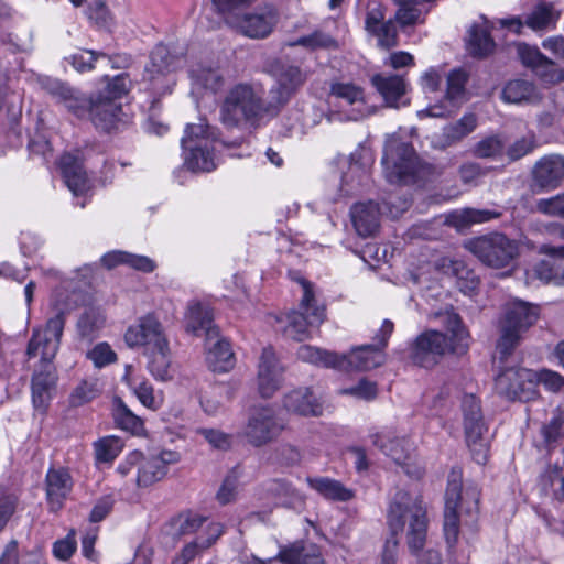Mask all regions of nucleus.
Wrapping results in <instances>:
<instances>
[{
  "instance_id": "obj_1",
  "label": "nucleus",
  "mask_w": 564,
  "mask_h": 564,
  "mask_svg": "<svg viewBox=\"0 0 564 564\" xmlns=\"http://www.w3.org/2000/svg\"><path fill=\"white\" fill-rule=\"evenodd\" d=\"M267 109L268 102L264 104L251 85L239 83L231 87L220 105V121L227 129L237 128L241 133L227 140L205 118H200L197 124L187 123L181 139L185 167L194 173L216 170L215 144L227 149L241 147L245 131L257 127L262 115H268Z\"/></svg>"
},
{
  "instance_id": "obj_2",
  "label": "nucleus",
  "mask_w": 564,
  "mask_h": 564,
  "mask_svg": "<svg viewBox=\"0 0 564 564\" xmlns=\"http://www.w3.org/2000/svg\"><path fill=\"white\" fill-rule=\"evenodd\" d=\"M106 85L90 94L72 87L65 82L46 77L43 88L78 119H88L106 134L123 132L131 124V117L122 109V98L128 95L131 82L127 73L105 76Z\"/></svg>"
},
{
  "instance_id": "obj_3",
  "label": "nucleus",
  "mask_w": 564,
  "mask_h": 564,
  "mask_svg": "<svg viewBox=\"0 0 564 564\" xmlns=\"http://www.w3.org/2000/svg\"><path fill=\"white\" fill-rule=\"evenodd\" d=\"M72 312V305L61 300H55L50 307V315L44 327H35L28 343L26 355L34 358L41 355V367L31 378V400L36 413L45 416L57 384V373L53 365L59 346L66 321Z\"/></svg>"
},
{
  "instance_id": "obj_4",
  "label": "nucleus",
  "mask_w": 564,
  "mask_h": 564,
  "mask_svg": "<svg viewBox=\"0 0 564 564\" xmlns=\"http://www.w3.org/2000/svg\"><path fill=\"white\" fill-rule=\"evenodd\" d=\"M470 335L462 317L449 313L445 321V332L426 329L419 334L408 347V357L420 368L432 369L444 357H462L469 350Z\"/></svg>"
},
{
  "instance_id": "obj_5",
  "label": "nucleus",
  "mask_w": 564,
  "mask_h": 564,
  "mask_svg": "<svg viewBox=\"0 0 564 564\" xmlns=\"http://www.w3.org/2000/svg\"><path fill=\"white\" fill-rule=\"evenodd\" d=\"M443 529H459L460 525L471 528L479 516L480 489L478 485H463L460 467H453L447 477L445 490Z\"/></svg>"
},
{
  "instance_id": "obj_6",
  "label": "nucleus",
  "mask_w": 564,
  "mask_h": 564,
  "mask_svg": "<svg viewBox=\"0 0 564 564\" xmlns=\"http://www.w3.org/2000/svg\"><path fill=\"white\" fill-rule=\"evenodd\" d=\"M539 316V306L522 300H516L506 307L497 340V351L501 361L513 352L522 335L536 323Z\"/></svg>"
},
{
  "instance_id": "obj_7",
  "label": "nucleus",
  "mask_w": 564,
  "mask_h": 564,
  "mask_svg": "<svg viewBox=\"0 0 564 564\" xmlns=\"http://www.w3.org/2000/svg\"><path fill=\"white\" fill-rule=\"evenodd\" d=\"M381 164L386 180L392 185L414 184L417 181L420 160L410 142L398 139L386 142Z\"/></svg>"
},
{
  "instance_id": "obj_8",
  "label": "nucleus",
  "mask_w": 564,
  "mask_h": 564,
  "mask_svg": "<svg viewBox=\"0 0 564 564\" xmlns=\"http://www.w3.org/2000/svg\"><path fill=\"white\" fill-rule=\"evenodd\" d=\"M499 359V370L495 377V389L498 395L508 401L530 402L539 397L534 386V370L521 366H507Z\"/></svg>"
},
{
  "instance_id": "obj_9",
  "label": "nucleus",
  "mask_w": 564,
  "mask_h": 564,
  "mask_svg": "<svg viewBox=\"0 0 564 564\" xmlns=\"http://www.w3.org/2000/svg\"><path fill=\"white\" fill-rule=\"evenodd\" d=\"M462 412L465 440L473 459L478 465H485L488 459V446L484 442V434L488 427L484 420L480 399L473 393L464 394Z\"/></svg>"
},
{
  "instance_id": "obj_10",
  "label": "nucleus",
  "mask_w": 564,
  "mask_h": 564,
  "mask_svg": "<svg viewBox=\"0 0 564 564\" xmlns=\"http://www.w3.org/2000/svg\"><path fill=\"white\" fill-rule=\"evenodd\" d=\"M394 325L390 319H384L381 327L376 333L373 344H366L351 348L348 354H340L346 359L345 366L340 371H369L384 364V349L388 346L389 338L393 333Z\"/></svg>"
},
{
  "instance_id": "obj_11",
  "label": "nucleus",
  "mask_w": 564,
  "mask_h": 564,
  "mask_svg": "<svg viewBox=\"0 0 564 564\" xmlns=\"http://www.w3.org/2000/svg\"><path fill=\"white\" fill-rule=\"evenodd\" d=\"M468 250L484 264L491 268H505L518 256L514 240L500 232L475 237L467 243Z\"/></svg>"
},
{
  "instance_id": "obj_12",
  "label": "nucleus",
  "mask_w": 564,
  "mask_h": 564,
  "mask_svg": "<svg viewBox=\"0 0 564 564\" xmlns=\"http://www.w3.org/2000/svg\"><path fill=\"white\" fill-rule=\"evenodd\" d=\"M388 523L390 529H427L429 518L426 506L420 496L413 497L410 492L397 490L388 509Z\"/></svg>"
},
{
  "instance_id": "obj_13",
  "label": "nucleus",
  "mask_w": 564,
  "mask_h": 564,
  "mask_svg": "<svg viewBox=\"0 0 564 564\" xmlns=\"http://www.w3.org/2000/svg\"><path fill=\"white\" fill-rule=\"evenodd\" d=\"M180 56L169 46L159 43L150 54V62L144 68L143 79L149 82V89L158 96L171 94L175 80L170 74L180 66Z\"/></svg>"
},
{
  "instance_id": "obj_14",
  "label": "nucleus",
  "mask_w": 564,
  "mask_h": 564,
  "mask_svg": "<svg viewBox=\"0 0 564 564\" xmlns=\"http://www.w3.org/2000/svg\"><path fill=\"white\" fill-rule=\"evenodd\" d=\"M303 296L299 305V311L292 312L288 316V333L296 340H303L308 333L310 326H319L325 318V306L317 305L313 284L305 278H301Z\"/></svg>"
},
{
  "instance_id": "obj_15",
  "label": "nucleus",
  "mask_w": 564,
  "mask_h": 564,
  "mask_svg": "<svg viewBox=\"0 0 564 564\" xmlns=\"http://www.w3.org/2000/svg\"><path fill=\"white\" fill-rule=\"evenodd\" d=\"M275 83L269 89L267 113L275 116L305 84L306 74L300 66L279 64L274 70Z\"/></svg>"
},
{
  "instance_id": "obj_16",
  "label": "nucleus",
  "mask_w": 564,
  "mask_h": 564,
  "mask_svg": "<svg viewBox=\"0 0 564 564\" xmlns=\"http://www.w3.org/2000/svg\"><path fill=\"white\" fill-rule=\"evenodd\" d=\"M283 425L279 422L273 409L269 406L254 408L247 420L243 436L253 447H262L275 440Z\"/></svg>"
},
{
  "instance_id": "obj_17",
  "label": "nucleus",
  "mask_w": 564,
  "mask_h": 564,
  "mask_svg": "<svg viewBox=\"0 0 564 564\" xmlns=\"http://www.w3.org/2000/svg\"><path fill=\"white\" fill-rule=\"evenodd\" d=\"M278 22V9L273 4H263L239 15L232 25L247 37L267 39L273 32Z\"/></svg>"
},
{
  "instance_id": "obj_18",
  "label": "nucleus",
  "mask_w": 564,
  "mask_h": 564,
  "mask_svg": "<svg viewBox=\"0 0 564 564\" xmlns=\"http://www.w3.org/2000/svg\"><path fill=\"white\" fill-rule=\"evenodd\" d=\"M167 340L163 334L162 325L156 316L149 313L139 318L135 325L128 327L124 334L126 344L131 347H145L149 350Z\"/></svg>"
},
{
  "instance_id": "obj_19",
  "label": "nucleus",
  "mask_w": 564,
  "mask_h": 564,
  "mask_svg": "<svg viewBox=\"0 0 564 564\" xmlns=\"http://www.w3.org/2000/svg\"><path fill=\"white\" fill-rule=\"evenodd\" d=\"M533 187L536 192H550L564 183V156L549 154L541 158L532 170Z\"/></svg>"
},
{
  "instance_id": "obj_20",
  "label": "nucleus",
  "mask_w": 564,
  "mask_h": 564,
  "mask_svg": "<svg viewBox=\"0 0 564 564\" xmlns=\"http://www.w3.org/2000/svg\"><path fill=\"white\" fill-rule=\"evenodd\" d=\"M370 84L387 107L400 108L410 105V99L405 98L410 85L404 75L376 73L370 77Z\"/></svg>"
},
{
  "instance_id": "obj_21",
  "label": "nucleus",
  "mask_w": 564,
  "mask_h": 564,
  "mask_svg": "<svg viewBox=\"0 0 564 564\" xmlns=\"http://www.w3.org/2000/svg\"><path fill=\"white\" fill-rule=\"evenodd\" d=\"M260 496L271 500L274 506L299 510L304 505V497L291 481L285 478H271L260 485Z\"/></svg>"
},
{
  "instance_id": "obj_22",
  "label": "nucleus",
  "mask_w": 564,
  "mask_h": 564,
  "mask_svg": "<svg viewBox=\"0 0 564 564\" xmlns=\"http://www.w3.org/2000/svg\"><path fill=\"white\" fill-rule=\"evenodd\" d=\"M73 477L66 467H50L45 476L46 500L51 511L63 508L73 489Z\"/></svg>"
},
{
  "instance_id": "obj_23",
  "label": "nucleus",
  "mask_w": 564,
  "mask_h": 564,
  "mask_svg": "<svg viewBox=\"0 0 564 564\" xmlns=\"http://www.w3.org/2000/svg\"><path fill=\"white\" fill-rule=\"evenodd\" d=\"M282 368L272 347H264L259 362L258 389L262 398L269 399L279 389Z\"/></svg>"
},
{
  "instance_id": "obj_24",
  "label": "nucleus",
  "mask_w": 564,
  "mask_h": 564,
  "mask_svg": "<svg viewBox=\"0 0 564 564\" xmlns=\"http://www.w3.org/2000/svg\"><path fill=\"white\" fill-rule=\"evenodd\" d=\"M58 167L68 189L74 196H83L89 189V181L79 158L73 153H64Z\"/></svg>"
},
{
  "instance_id": "obj_25",
  "label": "nucleus",
  "mask_w": 564,
  "mask_h": 564,
  "mask_svg": "<svg viewBox=\"0 0 564 564\" xmlns=\"http://www.w3.org/2000/svg\"><path fill=\"white\" fill-rule=\"evenodd\" d=\"M351 224L361 238L375 236L380 227V214L378 205L368 203H356L350 208Z\"/></svg>"
},
{
  "instance_id": "obj_26",
  "label": "nucleus",
  "mask_w": 564,
  "mask_h": 564,
  "mask_svg": "<svg viewBox=\"0 0 564 564\" xmlns=\"http://www.w3.org/2000/svg\"><path fill=\"white\" fill-rule=\"evenodd\" d=\"M186 329L195 336L205 335L208 340L218 338L219 329L214 324L212 311L202 304L195 302L189 305L187 314Z\"/></svg>"
},
{
  "instance_id": "obj_27",
  "label": "nucleus",
  "mask_w": 564,
  "mask_h": 564,
  "mask_svg": "<svg viewBox=\"0 0 564 564\" xmlns=\"http://www.w3.org/2000/svg\"><path fill=\"white\" fill-rule=\"evenodd\" d=\"M283 406L288 412L302 416H317L323 411L322 404L311 388H299L286 393L283 398Z\"/></svg>"
},
{
  "instance_id": "obj_28",
  "label": "nucleus",
  "mask_w": 564,
  "mask_h": 564,
  "mask_svg": "<svg viewBox=\"0 0 564 564\" xmlns=\"http://www.w3.org/2000/svg\"><path fill=\"white\" fill-rule=\"evenodd\" d=\"M111 417L116 427L130 433L134 436H141L145 432L143 420L134 414L120 397H113Z\"/></svg>"
},
{
  "instance_id": "obj_29",
  "label": "nucleus",
  "mask_w": 564,
  "mask_h": 564,
  "mask_svg": "<svg viewBox=\"0 0 564 564\" xmlns=\"http://www.w3.org/2000/svg\"><path fill=\"white\" fill-rule=\"evenodd\" d=\"M308 487L327 500L346 502L354 498L351 489L344 486L339 480L329 477H306Z\"/></svg>"
},
{
  "instance_id": "obj_30",
  "label": "nucleus",
  "mask_w": 564,
  "mask_h": 564,
  "mask_svg": "<svg viewBox=\"0 0 564 564\" xmlns=\"http://www.w3.org/2000/svg\"><path fill=\"white\" fill-rule=\"evenodd\" d=\"M296 356L303 362L335 370H339L340 367L347 365L346 359L340 357V354L311 345H301Z\"/></svg>"
},
{
  "instance_id": "obj_31",
  "label": "nucleus",
  "mask_w": 564,
  "mask_h": 564,
  "mask_svg": "<svg viewBox=\"0 0 564 564\" xmlns=\"http://www.w3.org/2000/svg\"><path fill=\"white\" fill-rule=\"evenodd\" d=\"M372 442L398 465H403L410 456V445L405 437L393 436L390 433H377L373 435Z\"/></svg>"
},
{
  "instance_id": "obj_32",
  "label": "nucleus",
  "mask_w": 564,
  "mask_h": 564,
  "mask_svg": "<svg viewBox=\"0 0 564 564\" xmlns=\"http://www.w3.org/2000/svg\"><path fill=\"white\" fill-rule=\"evenodd\" d=\"M496 48V43L488 26L473 24L468 31L466 51L474 58H485Z\"/></svg>"
},
{
  "instance_id": "obj_33",
  "label": "nucleus",
  "mask_w": 564,
  "mask_h": 564,
  "mask_svg": "<svg viewBox=\"0 0 564 564\" xmlns=\"http://www.w3.org/2000/svg\"><path fill=\"white\" fill-rule=\"evenodd\" d=\"M477 127V117L473 112L465 113L456 122L447 124L442 130L440 148L446 149L470 134Z\"/></svg>"
},
{
  "instance_id": "obj_34",
  "label": "nucleus",
  "mask_w": 564,
  "mask_h": 564,
  "mask_svg": "<svg viewBox=\"0 0 564 564\" xmlns=\"http://www.w3.org/2000/svg\"><path fill=\"white\" fill-rule=\"evenodd\" d=\"M147 368L155 380L167 381L172 379V376L170 373L171 359L167 340L164 341V346L163 344H160L147 350Z\"/></svg>"
},
{
  "instance_id": "obj_35",
  "label": "nucleus",
  "mask_w": 564,
  "mask_h": 564,
  "mask_svg": "<svg viewBox=\"0 0 564 564\" xmlns=\"http://www.w3.org/2000/svg\"><path fill=\"white\" fill-rule=\"evenodd\" d=\"M208 367L214 372H227L235 366V357L228 340L220 338L208 349Z\"/></svg>"
},
{
  "instance_id": "obj_36",
  "label": "nucleus",
  "mask_w": 564,
  "mask_h": 564,
  "mask_svg": "<svg viewBox=\"0 0 564 564\" xmlns=\"http://www.w3.org/2000/svg\"><path fill=\"white\" fill-rule=\"evenodd\" d=\"M447 271L456 279V286L462 293L471 295L477 291L480 279L465 261L459 259L451 260Z\"/></svg>"
},
{
  "instance_id": "obj_37",
  "label": "nucleus",
  "mask_w": 564,
  "mask_h": 564,
  "mask_svg": "<svg viewBox=\"0 0 564 564\" xmlns=\"http://www.w3.org/2000/svg\"><path fill=\"white\" fill-rule=\"evenodd\" d=\"M538 98L535 85L527 79L509 80L502 89V99L509 104L533 102Z\"/></svg>"
},
{
  "instance_id": "obj_38",
  "label": "nucleus",
  "mask_w": 564,
  "mask_h": 564,
  "mask_svg": "<svg viewBox=\"0 0 564 564\" xmlns=\"http://www.w3.org/2000/svg\"><path fill=\"white\" fill-rule=\"evenodd\" d=\"M166 474V470L162 467L161 460L156 459L153 455L145 456L142 453V458L137 471L135 484L139 488H147L162 480Z\"/></svg>"
},
{
  "instance_id": "obj_39",
  "label": "nucleus",
  "mask_w": 564,
  "mask_h": 564,
  "mask_svg": "<svg viewBox=\"0 0 564 564\" xmlns=\"http://www.w3.org/2000/svg\"><path fill=\"white\" fill-rule=\"evenodd\" d=\"M329 95L350 106L366 104L364 88L352 82L333 80L329 85Z\"/></svg>"
},
{
  "instance_id": "obj_40",
  "label": "nucleus",
  "mask_w": 564,
  "mask_h": 564,
  "mask_svg": "<svg viewBox=\"0 0 564 564\" xmlns=\"http://www.w3.org/2000/svg\"><path fill=\"white\" fill-rule=\"evenodd\" d=\"M469 82V73L464 67L449 70L446 76L445 98L451 102L462 101L466 96V85Z\"/></svg>"
},
{
  "instance_id": "obj_41",
  "label": "nucleus",
  "mask_w": 564,
  "mask_h": 564,
  "mask_svg": "<svg viewBox=\"0 0 564 564\" xmlns=\"http://www.w3.org/2000/svg\"><path fill=\"white\" fill-rule=\"evenodd\" d=\"M220 534L216 531H200L193 541L188 542L182 550L180 557L175 560V564H186L192 561L198 553L210 547Z\"/></svg>"
},
{
  "instance_id": "obj_42",
  "label": "nucleus",
  "mask_w": 564,
  "mask_h": 564,
  "mask_svg": "<svg viewBox=\"0 0 564 564\" xmlns=\"http://www.w3.org/2000/svg\"><path fill=\"white\" fill-rule=\"evenodd\" d=\"M95 459L97 463H112L121 453L123 443L118 436L109 435L98 438L93 443Z\"/></svg>"
},
{
  "instance_id": "obj_43",
  "label": "nucleus",
  "mask_w": 564,
  "mask_h": 564,
  "mask_svg": "<svg viewBox=\"0 0 564 564\" xmlns=\"http://www.w3.org/2000/svg\"><path fill=\"white\" fill-rule=\"evenodd\" d=\"M104 324V317L94 308L86 310L77 319V334L82 339H91Z\"/></svg>"
},
{
  "instance_id": "obj_44",
  "label": "nucleus",
  "mask_w": 564,
  "mask_h": 564,
  "mask_svg": "<svg viewBox=\"0 0 564 564\" xmlns=\"http://www.w3.org/2000/svg\"><path fill=\"white\" fill-rule=\"evenodd\" d=\"M252 0H210L213 11L221 17L227 23L237 21L240 11L245 9Z\"/></svg>"
},
{
  "instance_id": "obj_45",
  "label": "nucleus",
  "mask_w": 564,
  "mask_h": 564,
  "mask_svg": "<svg viewBox=\"0 0 564 564\" xmlns=\"http://www.w3.org/2000/svg\"><path fill=\"white\" fill-rule=\"evenodd\" d=\"M208 521V517L193 510L182 511L169 519V529H202Z\"/></svg>"
},
{
  "instance_id": "obj_46",
  "label": "nucleus",
  "mask_w": 564,
  "mask_h": 564,
  "mask_svg": "<svg viewBox=\"0 0 564 564\" xmlns=\"http://www.w3.org/2000/svg\"><path fill=\"white\" fill-rule=\"evenodd\" d=\"M240 476L241 470L239 465H237L234 466L224 478L216 494V498L221 505H227L235 500Z\"/></svg>"
},
{
  "instance_id": "obj_47",
  "label": "nucleus",
  "mask_w": 564,
  "mask_h": 564,
  "mask_svg": "<svg viewBox=\"0 0 564 564\" xmlns=\"http://www.w3.org/2000/svg\"><path fill=\"white\" fill-rule=\"evenodd\" d=\"M87 19L99 29H108L111 24V15L105 0H94L85 9Z\"/></svg>"
},
{
  "instance_id": "obj_48",
  "label": "nucleus",
  "mask_w": 564,
  "mask_h": 564,
  "mask_svg": "<svg viewBox=\"0 0 564 564\" xmlns=\"http://www.w3.org/2000/svg\"><path fill=\"white\" fill-rule=\"evenodd\" d=\"M553 21V4L542 1L527 17V25L532 30H543Z\"/></svg>"
},
{
  "instance_id": "obj_49",
  "label": "nucleus",
  "mask_w": 564,
  "mask_h": 564,
  "mask_svg": "<svg viewBox=\"0 0 564 564\" xmlns=\"http://www.w3.org/2000/svg\"><path fill=\"white\" fill-rule=\"evenodd\" d=\"M534 386L538 389L539 384H542L549 392H560L564 388V377L557 371L543 368L539 371H534Z\"/></svg>"
},
{
  "instance_id": "obj_50",
  "label": "nucleus",
  "mask_w": 564,
  "mask_h": 564,
  "mask_svg": "<svg viewBox=\"0 0 564 564\" xmlns=\"http://www.w3.org/2000/svg\"><path fill=\"white\" fill-rule=\"evenodd\" d=\"M98 394L99 390L97 389L96 383L83 380L70 393L68 402L70 406L79 408L95 400Z\"/></svg>"
},
{
  "instance_id": "obj_51",
  "label": "nucleus",
  "mask_w": 564,
  "mask_h": 564,
  "mask_svg": "<svg viewBox=\"0 0 564 564\" xmlns=\"http://www.w3.org/2000/svg\"><path fill=\"white\" fill-rule=\"evenodd\" d=\"M370 34L378 37V45L381 48L390 50L398 45V30L393 19L384 21L370 32Z\"/></svg>"
},
{
  "instance_id": "obj_52",
  "label": "nucleus",
  "mask_w": 564,
  "mask_h": 564,
  "mask_svg": "<svg viewBox=\"0 0 564 564\" xmlns=\"http://www.w3.org/2000/svg\"><path fill=\"white\" fill-rule=\"evenodd\" d=\"M293 45L303 46L308 50L329 48L336 45V41L329 34L316 30L311 34L300 36Z\"/></svg>"
},
{
  "instance_id": "obj_53",
  "label": "nucleus",
  "mask_w": 564,
  "mask_h": 564,
  "mask_svg": "<svg viewBox=\"0 0 564 564\" xmlns=\"http://www.w3.org/2000/svg\"><path fill=\"white\" fill-rule=\"evenodd\" d=\"M271 459L273 464L279 466L292 467L300 464L302 455L297 447L290 444H281L275 447Z\"/></svg>"
},
{
  "instance_id": "obj_54",
  "label": "nucleus",
  "mask_w": 564,
  "mask_h": 564,
  "mask_svg": "<svg viewBox=\"0 0 564 564\" xmlns=\"http://www.w3.org/2000/svg\"><path fill=\"white\" fill-rule=\"evenodd\" d=\"M502 212L496 208H466L460 214L462 225L482 224L501 217Z\"/></svg>"
},
{
  "instance_id": "obj_55",
  "label": "nucleus",
  "mask_w": 564,
  "mask_h": 564,
  "mask_svg": "<svg viewBox=\"0 0 564 564\" xmlns=\"http://www.w3.org/2000/svg\"><path fill=\"white\" fill-rule=\"evenodd\" d=\"M503 142L498 135H490L478 141L474 147V155L481 159L496 158L503 152Z\"/></svg>"
},
{
  "instance_id": "obj_56",
  "label": "nucleus",
  "mask_w": 564,
  "mask_h": 564,
  "mask_svg": "<svg viewBox=\"0 0 564 564\" xmlns=\"http://www.w3.org/2000/svg\"><path fill=\"white\" fill-rule=\"evenodd\" d=\"M87 358L96 368H104L117 360V354L106 341L98 343L87 351Z\"/></svg>"
},
{
  "instance_id": "obj_57",
  "label": "nucleus",
  "mask_w": 564,
  "mask_h": 564,
  "mask_svg": "<svg viewBox=\"0 0 564 564\" xmlns=\"http://www.w3.org/2000/svg\"><path fill=\"white\" fill-rule=\"evenodd\" d=\"M535 208L543 215L564 219V193L538 199Z\"/></svg>"
},
{
  "instance_id": "obj_58",
  "label": "nucleus",
  "mask_w": 564,
  "mask_h": 564,
  "mask_svg": "<svg viewBox=\"0 0 564 564\" xmlns=\"http://www.w3.org/2000/svg\"><path fill=\"white\" fill-rule=\"evenodd\" d=\"M129 386L142 405L152 410L158 409V404L153 394L154 390L149 381L144 379L140 381L132 380Z\"/></svg>"
},
{
  "instance_id": "obj_59",
  "label": "nucleus",
  "mask_w": 564,
  "mask_h": 564,
  "mask_svg": "<svg viewBox=\"0 0 564 564\" xmlns=\"http://www.w3.org/2000/svg\"><path fill=\"white\" fill-rule=\"evenodd\" d=\"M18 506V497L0 486V529H4Z\"/></svg>"
},
{
  "instance_id": "obj_60",
  "label": "nucleus",
  "mask_w": 564,
  "mask_h": 564,
  "mask_svg": "<svg viewBox=\"0 0 564 564\" xmlns=\"http://www.w3.org/2000/svg\"><path fill=\"white\" fill-rule=\"evenodd\" d=\"M341 393L352 395L361 400L371 401L375 400L378 394V387L376 382L362 378L357 384L345 388Z\"/></svg>"
},
{
  "instance_id": "obj_61",
  "label": "nucleus",
  "mask_w": 564,
  "mask_h": 564,
  "mask_svg": "<svg viewBox=\"0 0 564 564\" xmlns=\"http://www.w3.org/2000/svg\"><path fill=\"white\" fill-rule=\"evenodd\" d=\"M98 56H106L104 53H97L95 51H84L82 53H75L68 57L69 63L73 67L79 72L85 73L94 68L95 62Z\"/></svg>"
},
{
  "instance_id": "obj_62",
  "label": "nucleus",
  "mask_w": 564,
  "mask_h": 564,
  "mask_svg": "<svg viewBox=\"0 0 564 564\" xmlns=\"http://www.w3.org/2000/svg\"><path fill=\"white\" fill-rule=\"evenodd\" d=\"M535 145L534 137H522L509 145L507 149V156L510 161H518L531 153Z\"/></svg>"
},
{
  "instance_id": "obj_63",
  "label": "nucleus",
  "mask_w": 564,
  "mask_h": 564,
  "mask_svg": "<svg viewBox=\"0 0 564 564\" xmlns=\"http://www.w3.org/2000/svg\"><path fill=\"white\" fill-rule=\"evenodd\" d=\"M564 419L562 415H554L549 423L543 425L541 435L547 445L555 444L563 436Z\"/></svg>"
},
{
  "instance_id": "obj_64",
  "label": "nucleus",
  "mask_w": 564,
  "mask_h": 564,
  "mask_svg": "<svg viewBox=\"0 0 564 564\" xmlns=\"http://www.w3.org/2000/svg\"><path fill=\"white\" fill-rule=\"evenodd\" d=\"M28 150L31 156H40L43 161H48L53 149L51 142L43 134L36 133L30 138Z\"/></svg>"
}]
</instances>
